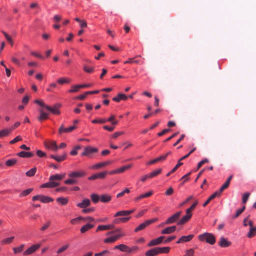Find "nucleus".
I'll return each mask as SVG.
<instances>
[{
	"mask_svg": "<svg viewBox=\"0 0 256 256\" xmlns=\"http://www.w3.org/2000/svg\"><path fill=\"white\" fill-rule=\"evenodd\" d=\"M65 176V174L52 175L49 178V182L42 184L41 188H54L60 185V183L55 180H60Z\"/></svg>",
	"mask_w": 256,
	"mask_h": 256,
	"instance_id": "f257e3e1",
	"label": "nucleus"
},
{
	"mask_svg": "<svg viewBox=\"0 0 256 256\" xmlns=\"http://www.w3.org/2000/svg\"><path fill=\"white\" fill-rule=\"evenodd\" d=\"M200 242H206L210 244L213 245L216 243V239L214 235L212 233L206 232L198 236Z\"/></svg>",
	"mask_w": 256,
	"mask_h": 256,
	"instance_id": "f03ea898",
	"label": "nucleus"
},
{
	"mask_svg": "<svg viewBox=\"0 0 256 256\" xmlns=\"http://www.w3.org/2000/svg\"><path fill=\"white\" fill-rule=\"evenodd\" d=\"M98 152V149L96 148L87 146L84 148V152L81 154V156H86L88 158L94 157L93 154Z\"/></svg>",
	"mask_w": 256,
	"mask_h": 256,
	"instance_id": "7ed1b4c3",
	"label": "nucleus"
},
{
	"mask_svg": "<svg viewBox=\"0 0 256 256\" xmlns=\"http://www.w3.org/2000/svg\"><path fill=\"white\" fill-rule=\"evenodd\" d=\"M181 214V211L177 212L175 214H173L172 216L168 218L164 222V224H170L175 222L179 219Z\"/></svg>",
	"mask_w": 256,
	"mask_h": 256,
	"instance_id": "20e7f679",
	"label": "nucleus"
},
{
	"mask_svg": "<svg viewBox=\"0 0 256 256\" xmlns=\"http://www.w3.org/2000/svg\"><path fill=\"white\" fill-rule=\"evenodd\" d=\"M60 106L61 104H60L56 103L52 106L47 105L46 108L53 114L58 115L60 114Z\"/></svg>",
	"mask_w": 256,
	"mask_h": 256,
	"instance_id": "39448f33",
	"label": "nucleus"
},
{
	"mask_svg": "<svg viewBox=\"0 0 256 256\" xmlns=\"http://www.w3.org/2000/svg\"><path fill=\"white\" fill-rule=\"evenodd\" d=\"M172 154V152L171 151H169L166 153L165 154H163L154 160H150L148 162H147L146 164L147 165H151L160 161H164V160H166V158Z\"/></svg>",
	"mask_w": 256,
	"mask_h": 256,
	"instance_id": "423d86ee",
	"label": "nucleus"
},
{
	"mask_svg": "<svg viewBox=\"0 0 256 256\" xmlns=\"http://www.w3.org/2000/svg\"><path fill=\"white\" fill-rule=\"evenodd\" d=\"M86 174L83 170L72 171L68 174V176L70 178H82Z\"/></svg>",
	"mask_w": 256,
	"mask_h": 256,
	"instance_id": "0eeeda50",
	"label": "nucleus"
},
{
	"mask_svg": "<svg viewBox=\"0 0 256 256\" xmlns=\"http://www.w3.org/2000/svg\"><path fill=\"white\" fill-rule=\"evenodd\" d=\"M40 246V244H33L28 248H27L24 252L23 254L24 256L30 255L34 253L37 250H38Z\"/></svg>",
	"mask_w": 256,
	"mask_h": 256,
	"instance_id": "6e6552de",
	"label": "nucleus"
},
{
	"mask_svg": "<svg viewBox=\"0 0 256 256\" xmlns=\"http://www.w3.org/2000/svg\"><path fill=\"white\" fill-rule=\"evenodd\" d=\"M132 166V164H128V165L124 166L120 168L110 171L108 172V174L110 175H112L114 174L122 173L125 170L130 168Z\"/></svg>",
	"mask_w": 256,
	"mask_h": 256,
	"instance_id": "1a4fd4ad",
	"label": "nucleus"
},
{
	"mask_svg": "<svg viewBox=\"0 0 256 256\" xmlns=\"http://www.w3.org/2000/svg\"><path fill=\"white\" fill-rule=\"evenodd\" d=\"M122 236H124V234H116L105 238L104 242V243L106 244L113 243L114 242H116L117 240L119 239Z\"/></svg>",
	"mask_w": 256,
	"mask_h": 256,
	"instance_id": "9d476101",
	"label": "nucleus"
},
{
	"mask_svg": "<svg viewBox=\"0 0 256 256\" xmlns=\"http://www.w3.org/2000/svg\"><path fill=\"white\" fill-rule=\"evenodd\" d=\"M76 128V126L74 125L70 126L66 128H64V124H62L58 129V133L60 134L62 133H70L75 130Z\"/></svg>",
	"mask_w": 256,
	"mask_h": 256,
	"instance_id": "9b49d317",
	"label": "nucleus"
},
{
	"mask_svg": "<svg viewBox=\"0 0 256 256\" xmlns=\"http://www.w3.org/2000/svg\"><path fill=\"white\" fill-rule=\"evenodd\" d=\"M108 174V172L104 171L99 173L95 174L88 178V180H95L98 178H104L106 174Z\"/></svg>",
	"mask_w": 256,
	"mask_h": 256,
	"instance_id": "f8f14e48",
	"label": "nucleus"
},
{
	"mask_svg": "<svg viewBox=\"0 0 256 256\" xmlns=\"http://www.w3.org/2000/svg\"><path fill=\"white\" fill-rule=\"evenodd\" d=\"M192 216V213H186V214L183 216L182 218L178 221V222H177V224L178 226L184 224L189 221Z\"/></svg>",
	"mask_w": 256,
	"mask_h": 256,
	"instance_id": "ddd939ff",
	"label": "nucleus"
},
{
	"mask_svg": "<svg viewBox=\"0 0 256 256\" xmlns=\"http://www.w3.org/2000/svg\"><path fill=\"white\" fill-rule=\"evenodd\" d=\"M232 242L224 236H221L219 242V246L222 248H228L230 246Z\"/></svg>",
	"mask_w": 256,
	"mask_h": 256,
	"instance_id": "4468645a",
	"label": "nucleus"
},
{
	"mask_svg": "<svg viewBox=\"0 0 256 256\" xmlns=\"http://www.w3.org/2000/svg\"><path fill=\"white\" fill-rule=\"evenodd\" d=\"M194 237V234H190L186 236H181L176 242V244H180L185 242H190Z\"/></svg>",
	"mask_w": 256,
	"mask_h": 256,
	"instance_id": "2eb2a0df",
	"label": "nucleus"
},
{
	"mask_svg": "<svg viewBox=\"0 0 256 256\" xmlns=\"http://www.w3.org/2000/svg\"><path fill=\"white\" fill-rule=\"evenodd\" d=\"M44 146L47 148L50 149L54 152L57 151L58 150V146H57L56 142L54 141L48 143L45 142Z\"/></svg>",
	"mask_w": 256,
	"mask_h": 256,
	"instance_id": "dca6fc26",
	"label": "nucleus"
},
{
	"mask_svg": "<svg viewBox=\"0 0 256 256\" xmlns=\"http://www.w3.org/2000/svg\"><path fill=\"white\" fill-rule=\"evenodd\" d=\"M114 228V224L107 225H100L98 226L96 230V232H98V231H104L109 230L113 229Z\"/></svg>",
	"mask_w": 256,
	"mask_h": 256,
	"instance_id": "f3484780",
	"label": "nucleus"
},
{
	"mask_svg": "<svg viewBox=\"0 0 256 256\" xmlns=\"http://www.w3.org/2000/svg\"><path fill=\"white\" fill-rule=\"evenodd\" d=\"M128 98L126 95L124 94H118L117 96H114L112 98V100L114 102H118L120 100H126Z\"/></svg>",
	"mask_w": 256,
	"mask_h": 256,
	"instance_id": "a211bd4d",
	"label": "nucleus"
},
{
	"mask_svg": "<svg viewBox=\"0 0 256 256\" xmlns=\"http://www.w3.org/2000/svg\"><path fill=\"white\" fill-rule=\"evenodd\" d=\"M90 204V201L88 198H84L81 202L78 203L76 206L82 208H86Z\"/></svg>",
	"mask_w": 256,
	"mask_h": 256,
	"instance_id": "6ab92c4d",
	"label": "nucleus"
},
{
	"mask_svg": "<svg viewBox=\"0 0 256 256\" xmlns=\"http://www.w3.org/2000/svg\"><path fill=\"white\" fill-rule=\"evenodd\" d=\"M50 158L52 159H54L56 161L58 162H61L65 160L66 158V154L64 153L62 156H58V155H51Z\"/></svg>",
	"mask_w": 256,
	"mask_h": 256,
	"instance_id": "aec40b11",
	"label": "nucleus"
},
{
	"mask_svg": "<svg viewBox=\"0 0 256 256\" xmlns=\"http://www.w3.org/2000/svg\"><path fill=\"white\" fill-rule=\"evenodd\" d=\"M94 224L88 223L86 224L83 226L80 229V232L82 234L85 233L90 230L92 228L94 227Z\"/></svg>",
	"mask_w": 256,
	"mask_h": 256,
	"instance_id": "412c9836",
	"label": "nucleus"
},
{
	"mask_svg": "<svg viewBox=\"0 0 256 256\" xmlns=\"http://www.w3.org/2000/svg\"><path fill=\"white\" fill-rule=\"evenodd\" d=\"M176 230V226H173L164 228L162 230L161 233L162 234H170L174 232Z\"/></svg>",
	"mask_w": 256,
	"mask_h": 256,
	"instance_id": "4be33fe9",
	"label": "nucleus"
},
{
	"mask_svg": "<svg viewBox=\"0 0 256 256\" xmlns=\"http://www.w3.org/2000/svg\"><path fill=\"white\" fill-rule=\"evenodd\" d=\"M17 156L20 158H31L34 156V154L30 152L22 151L17 154Z\"/></svg>",
	"mask_w": 256,
	"mask_h": 256,
	"instance_id": "5701e85b",
	"label": "nucleus"
},
{
	"mask_svg": "<svg viewBox=\"0 0 256 256\" xmlns=\"http://www.w3.org/2000/svg\"><path fill=\"white\" fill-rule=\"evenodd\" d=\"M152 194V191H149L148 192H146L145 194H142L139 196L135 198L134 201L136 202H138L141 199L149 197Z\"/></svg>",
	"mask_w": 256,
	"mask_h": 256,
	"instance_id": "b1692460",
	"label": "nucleus"
},
{
	"mask_svg": "<svg viewBox=\"0 0 256 256\" xmlns=\"http://www.w3.org/2000/svg\"><path fill=\"white\" fill-rule=\"evenodd\" d=\"M114 250H118L122 252H126L128 253V246L124 244H120L117 246H116L114 248Z\"/></svg>",
	"mask_w": 256,
	"mask_h": 256,
	"instance_id": "393cba45",
	"label": "nucleus"
},
{
	"mask_svg": "<svg viewBox=\"0 0 256 256\" xmlns=\"http://www.w3.org/2000/svg\"><path fill=\"white\" fill-rule=\"evenodd\" d=\"M130 218V216L129 217H125V218H119L114 219L113 221V224H118L120 223H125L129 220Z\"/></svg>",
	"mask_w": 256,
	"mask_h": 256,
	"instance_id": "a878e982",
	"label": "nucleus"
},
{
	"mask_svg": "<svg viewBox=\"0 0 256 256\" xmlns=\"http://www.w3.org/2000/svg\"><path fill=\"white\" fill-rule=\"evenodd\" d=\"M158 255L156 247L152 248L145 252L146 256H156Z\"/></svg>",
	"mask_w": 256,
	"mask_h": 256,
	"instance_id": "bb28decb",
	"label": "nucleus"
},
{
	"mask_svg": "<svg viewBox=\"0 0 256 256\" xmlns=\"http://www.w3.org/2000/svg\"><path fill=\"white\" fill-rule=\"evenodd\" d=\"M158 254H168L170 250V248L168 246L156 247Z\"/></svg>",
	"mask_w": 256,
	"mask_h": 256,
	"instance_id": "cd10ccee",
	"label": "nucleus"
},
{
	"mask_svg": "<svg viewBox=\"0 0 256 256\" xmlns=\"http://www.w3.org/2000/svg\"><path fill=\"white\" fill-rule=\"evenodd\" d=\"M220 195L218 194V192L216 191L214 193H213L208 199L203 204L202 206L204 207L206 206L210 202L211 200L215 198L216 196H220Z\"/></svg>",
	"mask_w": 256,
	"mask_h": 256,
	"instance_id": "c85d7f7f",
	"label": "nucleus"
},
{
	"mask_svg": "<svg viewBox=\"0 0 256 256\" xmlns=\"http://www.w3.org/2000/svg\"><path fill=\"white\" fill-rule=\"evenodd\" d=\"M56 200L62 206H65L68 204V198L59 197L56 198Z\"/></svg>",
	"mask_w": 256,
	"mask_h": 256,
	"instance_id": "c756f323",
	"label": "nucleus"
},
{
	"mask_svg": "<svg viewBox=\"0 0 256 256\" xmlns=\"http://www.w3.org/2000/svg\"><path fill=\"white\" fill-rule=\"evenodd\" d=\"M40 115L38 118V120L41 122L43 120H47L48 118V114L44 112L42 110H40Z\"/></svg>",
	"mask_w": 256,
	"mask_h": 256,
	"instance_id": "7c9ffc66",
	"label": "nucleus"
},
{
	"mask_svg": "<svg viewBox=\"0 0 256 256\" xmlns=\"http://www.w3.org/2000/svg\"><path fill=\"white\" fill-rule=\"evenodd\" d=\"M112 196L110 195L104 194L100 196V200L102 202H108L110 201Z\"/></svg>",
	"mask_w": 256,
	"mask_h": 256,
	"instance_id": "2f4dec72",
	"label": "nucleus"
},
{
	"mask_svg": "<svg viewBox=\"0 0 256 256\" xmlns=\"http://www.w3.org/2000/svg\"><path fill=\"white\" fill-rule=\"evenodd\" d=\"M148 226L146 221L140 224L138 226L135 228L134 232H136L138 231L144 230L146 226Z\"/></svg>",
	"mask_w": 256,
	"mask_h": 256,
	"instance_id": "473e14b6",
	"label": "nucleus"
},
{
	"mask_svg": "<svg viewBox=\"0 0 256 256\" xmlns=\"http://www.w3.org/2000/svg\"><path fill=\"white\" fill-rule=\"evenodd\" d=\"M71 82V80L68 78L62 77L57 80V82L60 84H68Z\"/></svg>",
	"mask_w": 256,
	"mask_h": 256,
	"instance_id": "72a5a7b5",
	"label": "nucleus"
},
{
	"mask_svg": "<svg viewBox=\"0 0 256 256\" xmlns=\"http://www.w3.org/2000/svg\"><path fill=\"white\" fill-rule=\"evenodd\" d=\"M40 201L42 203H49L54 201V199L51 197L42 195Z\"/></svg>",
	"mask_w": 256,
	"mask_h": 256,
	"instance_id": "f704fd0d",
	"label": "nucleus"
},
{
	"mask_svg": "<svg viewBox=\"0 0 256 256\" xmlns=\"http://www.w3.org/2000/svg\"><path fill=\"white\" fill-rule=\"evenodd\" d=\"M162 244L160 240H159L158 238L152 240H150L147 244L148 246V247H152L154 246L158 245L160 244Z\"/></svg>",
	"mask_w": 256,
	"mask_h": 256,
	"instance_id": "c9c22d12",
	"label": "nucleus"
},
{
	"mask_svg": "<svg viewBox=\"0 0 256 256\" xmlns=\"http://www.w3.org/2000/svg\"><path fill=\"white\" fill-rule=\"evenodd\" d=\"M162 169L159 168L157 170H154L149 174V178H152L154 176H157L162 172Z\"/></svg>",
	"mask_w": 256,
	"mask_h": 256,
	"instance_id": "e433bc0d",
	"label": "nucleus"
},
{
	"mask_svg": "<svg viewBox=\"0 0 256 256\" xmlns=\"http://www.w3.org/2000/svg\"><path fill=\"white\" fill-rule=\"evenodd\" d=\"M11 132L10 128L2 130L0 131V138L8 136Z\"/></svg>",
	"mask_w": 256,
	"mask_h": 256,
	"instance_id": "4c0bfd02",
	"label": "nucleus"
},
{
	"mask_svg": "<svg viewBox=\"0 0 256 256\" xmlns=\"http://www.w3.org/2000/svg\"><path fill=\"white\" fill-rule=\"evenodd\" d=\"M256 235V228H250V230L247 234V237L248 238H252L254 237Z\"/></svg>",
	"mask_w": 256,
	"mask_h": 256,
	"instance_id": "58836bf2",
	"label": "nucleus"
},
{
	"mask_svg": "<svg viewBox=\"0 0 256 256\" xmlns=\"http://www.w3.org/2000/svg\"><path fill=\"white\" fill-rule=\"evenodd\" d=\"M36 172V168L34 167L29 170L27 171L26 173V174L27 176L31 177L34 176Z\"/></svg>",
	"mask_w": 256,
	"mask_h": 256,
	"instance_id": "ea45409f",
	"label": "nucleus"
},
{
	"mask_svg": "<svg viewBox=\"0 0 256 256\" xmlns=\"http://www.w3.org/2000/svg\"><path fill=\"white\" fill-rule=\"evenodd\" d=\"M14 238V236H10V238H8L3 239L1 241V244L2 245L10 244L11 242H12Z\"/></svg>",
	"mask_w": 256,
	"mask_h": 256,
	"instance_id": "a19ab883",
	"label": "nucleus"
},
{
	"mask_svg": "<svg viewBox=\"0 0 256 256\" xmlns=\"http://www.w3.org/2000/svg\"><path fill=\"white\" fill-rule=\"evenodd\" d=\"M81 88L80 84L73 85L71 86V88L68 90L70 93L76 92L79 91V90Z\"/></svg>",
	"mask_w": 256,
	"mask_h": 256,
	"instance_id": "79ce46f5",
	"label": "nucleus"
},
{
	"mask_svg": "<svg viewBox=\"0 0 256 256\" xmlns=\"http://www.w3.org/2000/svg\"><path fill=\"white\" fill-rule=\"evenodd\" d=\"M24 246V244H22L21 245H20V246H18V247L14 248L13 250H14V254H17L21 252L23 250Z\"/></svg>",
	"mask_w": 256,
	"mask_h": 256,
	"instance_id": "37998d69",
	"label": "nucleus"
},
{
	"mask_svg": "<svg viewBox=\"0 0 256 256\" xmlns=\"http://www.w3.org/2000/svg\"><path fill=\"white\" fill-rule=\"evenodd\" d=\"M78 182V181L76 179L74 178H70L66 180H64V183L66 184H76Z\"/></svg>",
	"mask_w": 256,
	"mask_h": 256,
	"instance_id": "c03bdc74",
	"label": "nucleus"
},
{
	"mask_svg": "<svg viewBox=\"0 0 256 256\" xmlns=\"http://www.w3.org/2000/svg\"><path fill=\"white\" fill-rule=\"evenodd\" d=\"M17 162V160L15 158L10 159L6 162V165L8 166H12Z\"/></svg>",
	"mask_w": 256,
	"mask_h": 256,
	"instance_id": "a18cd8bd",
	"label": "nucleus"
},
{
	"mask_svg": "<svg viewBox=\"0 0 256 256\" xmlns=\"http://www.w3.org/2000/svg\"><path fill=\"white\" fill-rule=\"evenodd\" d=\"M33 190V188H28L26 190H24L21 192V193L20 194V197H23L26 196L28 195Z\"/></svg>",
	"mask_w": 256,
	"mask_h": 256,
	"instance_id": "49530a36",
	"label": "nucleus"
},
{
	"mask_svg": "<svg viewBox=\"0 0 256 256\" xmlns=\"http://www.w3.org/2000/svg\"><path fill=\"white\" fill-rule=\"evenodd\" d=\"M124 234V236H125L126 235V233H124V232H122V229L120 228H116L114 230H112V231L108 232L107 235L111 234Z\"/></svg>",
	"mask_w": 256,
	"mask_h": 256,
	"instance_id": "de8ad7c7",
	"label": "nucleus"
},
{
	"mask_svg": "<svg viewBox=\"0 0 256 256\" xmlns=\"http://www.w3.org/2000/svg\"><path fill=\"white\" fill-rule=\"evenodd\" d=\"M90 198H91L94 204L98 202L100 198V197L98 194H92L90 195Z\"/></svg>",
	"mask_w": 256,
	"mask_h": 256,
	"instance_id": "09e8293b",
	"label": "nucleus"
},
{
	"mask_svg": "<svg viewBox=\"0 0 256 256\" xmlns=\"http://www.w3.org/2000/svg\"><path fill=\"white\" fill-rule=\"evenodd\" d=\"M198 204V200H196L189 208L186 210V213H192V211L196 208Z\"/></svg>",
	"mask_w": 256,
	"mask_h": 256,
	"instance_id": "8fccbe9b",
	"label": "nucleus"
},
{
	"mask_svg": "<svg viewBox=\"0 0 256 256\" xmlns=\"http://www.w3.org/2000/svg\"><path fill=\"white\" fill-rule=\"evenodd\" d=\"M246 206H244L242 208L236 210L235 215L232 216V218H236L238 217L245 210Z\"/></svg>",
	"mask_w": 256,
	"mask_h": 256,
	"instance_id": "3c124183",
	"label": "nucleus"
},
{
	"mask_svg": "<svg viewBox=\"0 0 256 256\" xmlns=\"http://www.w3.org/2000/svg\"><path fill=\"white\" fill-rule=\"evenodd\" d=\"M140 60H134V58H128V60H127L125 61L124 63V64H132V63L139 64H140Z\"/></svg>",
	"mask_w": 256,
	"mask_h": 256,
	"instance_id": "603ef678",
	"label": "nucleus"
},
{
	"mask_svg": "<svg viewBox=\"0 0 256 256\" xmlns=\"http://www.w3.org/2000/svg\"><path fill=\"white\" fill-rule=\"evenodd\" d=\"M82 146L80 145L74 146L73 149L70 152V154L72 156H76L78 154V150H80Z\"/></svg>",
	"mask_w": 256,
	"mask_h": 256,
	"instance_id": "864d4df0",
	"label": "nucleus"
},
{
	"mask_svg": "<svg viewBox=\"0 0 256 256\" xmlns=\"http://www.w3.org/2000/svg\"><path fill=\"white\" fill-rule=\"evenodd\" d=\"M229 185H230V184H228V182H225L224 183L220 188V190L216 192L220 196L221 194L223 192V190H224L226 189V188H228V187Z\"/></svg>",
	"mask_w": 256,
	"mask_h": 256,
	"instance_id": "5fc2aeb1",
	"label": "nucleus"
},
{
	"mask_svg": "<svg viewBox=\"0 0 256 256\" xmlns=\"http://www.w3.org/2000/svg\"><path fill=\"white\" fill-rule=\"evenodd\" d=\"M139 250V247L136 246H133L132 247L128 246V254L134 253Z\"/></svg>",
	"mask_w": 256,
	"mask_h": 256,
	"instance_id": "6e6d98bb",
	"label": "nucleus"
},
{
	"mask_svg": "<svg viewBox=\"0 0 256 256\" xmlns=\"http://www.w3.org/2000/svg\"><path fill=\"white\" fill-rule=\"evenodd\" d=\"M69 246H70V244H68L62 246L61 248H60L56 252L57 254H60L64 252V251L66 250L68 248Z\"/></svg>",
	"mask_w": 256,
	"mask_h": 256,
	"instance_id": "4d7b16f0",
	"label": "nucleus"
},
{
	"mask_svg": "<svg viewBox=\"0 0 256 256\" xmlns=\"http://www.w3.org/2000/svg\"><path fill=\"white\" fill-rule=\"evenodd\" d=\"M130 192V190L129 188H126L122 192H120L118 193L116 195V198H119L122 197L126 193L128 194Z\"/></svg>",
	"mask_w": 256,
	"mask_h": 256,
	"instance_id": "13d9d810",
	"label": "nucleus"
},
{
	"mask_svg": "<svg viewBox=\"0 0 256 256\" xmlns=\"http://www.w3.org/2000/svg\"><path fill=\"white\" fill-rule=\"evenodd\" d=\"M102 167H104L103 162H99L96 164L93 165L92 166V168L94 169V170H98Z\"/></svg>",
	"mask_w": 256,
	"mask_h": 256,
	"instance_id": "bf43d9fd",
	"label": "nucleus"
},
{
	"mask_svg": "<svg viewBox=\"0 0 256 256\" xmlns=\"http://www.w3.org/2000/svg\"><path fill=\"white\" fill-rule=\"evenodd\" d=\"M83 69L84 72L88 73H92L94 70V68L93 67H89L86 66H84Z\"/></svg>",
	"mask_w": 256,
	"mask_h": 256,
	"instance_id": "052dcab7",
	"label": "nucleus"
},
{
	"mask_svg": "<svg viewBox=\"0 0 256 256\" xmlns=\"http://www.w3.org/2000/svg\"><path fill=\"white\" fill-rule=\"evenodd\" d=\"M110 253V251L108 250H104L99 253L95 254L94 256H105L106 254H109Z\"/></svg>",
	"mask_w": 256,
	"mask_h": 256,
	"instance_id": "680f3d73",
	"label": "nucleus"
},
{
	"mask_svg": "<svg viewBox=\"0 0 256 256\" xmlns=\"http://www.w3.org/2000/svg\"><path fill=\"white\" fill-rule=\"evenodd\" d=\"M21 140H22V138H21V136H18L14 138L11 140L10 142V144H12L21 141Z\"/></svg>",
	"mask_w": 256,
	"mask_h": 256,
	"instance_id": "e2e57ef3",
	"label": "nucleus"
},
{
	"mask_svg": "<svg viewBox=\"0 0 256 256\" xmlns=\"http://www.w3.org/2000/svg\"><path fill=\"white\" fill-rule=\"evenodd\" d=\"M208 160L206 158H205L204 160H202L198 163L197 166V169H199L202 166V164H204L205 163H208Z\"/></svg>",
	"mask_w": 256,
	"mask_h": 256,
	"instance_id": "0e129e2a",
	"label": "nucleus"
},
{
	"mask_svg": "<svg viewBox=\"0 0 256 256\" xmlns=\"http://www.w3.org/2000/svg\"><path fill=\"white\" fill-rule=\"evenodd\" d=\"M128 216L127 212L126 210H121L118 212L114 216V217L118 216Z\"/></svg>",
	"mask_w": 256,
	"mask_h": 256,
	"instance_id": "69168bd1",
	"label": "nucleus"
},
{
	"mask_svg": "<svg viewBox=\"0 0 256 256\" xmlns=\"http://www.w3.org/2000/svg\"><path fill=\"white\" fill-rule=\"evenodd\" d=\"M194 251L193 248H190L186 250V256H194Z\"/></svg>",
	"mask_w": 256,
	"mask_h": 256,
	"instance_id": "338daca9",
	"label": "nucleus"
},
{
	"mask_svg": "<svg viewBox=\"0 0 256 256\" xmlns=\"http://www.w3.org/2000/svg\"><path fill=\"white\" fill-rule=\"evenodd\" d=\"M250 195V194L249 192H246L243 194L242 197V202L243 203H246L248 201Z\"/></svg>",
	"mask_w": 256,
	"mask_h": 256,
	"instance_id": "774afa93",
	"label": "nucleus"
}]
</instances>
